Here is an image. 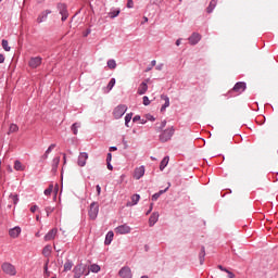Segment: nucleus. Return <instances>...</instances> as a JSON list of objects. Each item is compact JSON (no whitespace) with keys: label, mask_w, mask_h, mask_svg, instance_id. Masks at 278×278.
Masks as SVG:
<instances>
[{"label":"nucleus","mask_w":278,"mask_h":278,"mask_svg":"<svg viewBox=\"0 0 278 278\" xmlns=\"http://www.w3.org/2000/svg\"><path fill=\"white\" fill-rule=\"evenodd\" d=\"M106 163H112V152H109L106 155Z\"/></svg>","instance_id":"44"},{"label":"nucleus","mask_w":278,"mask_h":278,"mask_svg":"<svg viewBox=\"0 0 278 278\" xmlns=\"http://www.w3.org/2000/svg\"><path fill=\"white\" fill-rule=\"evenodd\" d=\"M9 236L14 239L18 238L21 236V227L15 226L14 228H11L9 230Z\"/></svg>","instance_id":"18"},{"label":"nucleus","mask_w":278,"mask_h":278,"mask_svg":"<svg viewBox=\"0 0 278 278\" xmlns=\"http://www.w3.org/2000/svg\"><path fill=\"white\" fill-rule=\"evenodd\" d=\"M86 162H88V153L87 152H80L79 155H78V160H77L78 166L84 168V166H86Z\"/></svg>","instance_id":"13"},{"label":"nucleus","mask_w":278,"mask_h":278,"mask_svg":"<svg viewBox=\"0 0 278 278\" xmlns=\"http://www.w3.org/2000/svg\"><path fill=\"white\" fill-rule=\"evenodd\" d=\"M108 14H109V18H116V16L121 14V9L112 8Z\"/></svg>","instance_id":"23"},{"label":"nucleus","mask_w":278,"mask_h":278,"mask_svg":"<svg viewBox=\"0 0 278 278\" xmlns=\"http://www.w3.org/2000/svg\"><path fill=\"white\" fill-rule=\"evenodd\" d=\"M227 275H228V278H236V274L230 270L227 271Z\"/></svg>","instance_id":"46"},{"label":"nucleus","mask_w":278,"mask_h":278,"mask_svg":"<svg viewBox=\"0 0 278 278\" xmlns=\"http://www.w3.org/2000/svg\"><path fill=\"white\" fill-rule=\"evenodd\" d=\"M53 207H51V206H48V207H46V213H47V216H49L51 213H53Z\"/></svg>","instance_id":"43"},{"label":"nucleus","mask_w":278,"mask_h":278,"mask_svg":"<svg viewBox=\"0 0 278 278\" xmlns=\"http://www.w3.org/2000/svg\"><path fill=\"white\" fill-rule=\"evenodd\" d=\"M43 270H45V273H49V261L46 262V264L43 266Z\"/></svg>","instance_id":"45"},{"label":"nucleus","mask_w":278,"mask_h":278,"mask_svg":"<svg viewBox=\"0 0 278 278\" xmlns=\"http://www.w3.org/2000/svg\"><path fill=\"white\" fill-rule=\"evenodd\" d=\"M96 190H97V192H98V195L101 194V186L97 185V186H96Z\"/></svg>","instance_id":"54"},{"label":"nucleus","mask_w":278,"mask_h":278,"mask_svg":"<svg viewBox=\"0 0 278 278\" xmlns=\"http://www.w3.org/2000/svg\"><path fill=\"white\" fill-rule=\"evenodd\" d=\"M106 168L109 170H114V166H112V163H106Z\"/></svg>","instance_id":"51"},{"label":"nucleus","mask_w":278,"mask_h":278,"mask_svg":"<svg viewBox=\"0 0 278 278\" xmlns=\"http://www.w3.org/2000/svg\"><path fill=\"white\" fill-rule=\"evenodd\" d=\"M53 149H55V143L50 144L49 148L46 150V152L51 153V151H53Z\"/></svg>","instance_id":"42"},{"label":"nucleus","mask_w":278,"mask_h":278,"mask_svg":"<svg viewBox=\"0 0 278 278\" xmlns=\"http://www.w3.org/2000/svg\"><path fill=\"white\" fill-rule=\"evenodd\" d=\"M164 127H166V119L161 122L160 126L156 127V131H163Z\"/></svg>","instance_id":"39"},{"label":"nucleus","mask_w":278,"mask_h":278,"mask_svg":"<svg viewBox=\"0 0 278 278\" xmlns=\"http://www.w3.org/2000/svg\"><path fill=\"white\" fill-rule=\"evenodd\" d=\"M232 90H233L235 92H238L239 94H242V92H244V91L247 90V83H243V81L237 83V84L233 86Z\"/></svg>","instance_id":"14"},{"label":"nucleus","mask_w":278,"mask_h":278,"mask_svg":"<svg viewBox=\"0 0 278 278\" xmlns=\"http://www.w3.org/2000/svg\"><path fill=\"white\" fill-rule=\"evenodd\" d=\"M161 99L164 101V104L161 106V112H166V108L170 106V98L166 94H162Z\"/></svg>","instance_id":"16"},{"label":"nucleus","mask_w":278,"mask_h":278,"mask_svg":"<svg viewBox=\"0 0 278 278\" xmlns=\"http://www.w3.org/2000/svg\"><path fill=\"white\" fill-rule=\"evenodd\" d=\"M134 116V113H127L125 116V127H129V123H131V118Z\"/></svg>","instance_id":"32"},{"label":"nucleus","mask_w":278,"mask_h":278,"mask_svg":"<svg viewBox=\"0 0 278 278\" xmlns=\"http://www.w3.org/2000/svg\"><path fill=\"white\" fill-rule=\"evenodd\" d=\"M73 269V261L71 260H67L64 264V269L63 271L64 273H68V270H72Z\"/></svg>","instance_id":"26"},{"label":"nucleus","mask_w":278,"mask_h":278,"mask_svg":"<svg viewBox=\"0 0 278 278\" xmlns=\"http://www.w3.org/2000/svg\"><path fill=\"white\" fill-rule=\"evenodd\" d=\"M148 121H152L153 122V121H155V117L153 115H149L148 116Z\"/></svg>","instance_id":"58"},{"label":"nucleus","mask_w":278,"mask_h":278,"mask_svg":"<svg viewBox=\"0 0 278 278\" xmlns=\"http://www.w3.org/2000/svg\"><path fill=\"white\" fill-rule=\"evenodd\" d=\"M16 131H18V125L11 124L8 134H16Z\"/></svg>","instance_id":"34"},{"label":"nucleus","mask_w":278,"mask_h":278,"mask_svg":"<svg viewBox=\"0 0 278 278\" xmlns=\"http://www.w3.org/2000/svg\"><path fill=\"white\" fill-rule=\"evenodd\" d=\"M40 64H42V58H40V56H33V58H30V60L28 62V66L30 68H38V66H40Z\"/></svg>","instance_id":"10"},{"label":"nucleus","mask_w":278,"mask_h":278,"mask_svg":"<svg viewBox=\"0 0 278 278\" xmlns=\"http://www.w3.org/2000/svg\"><path fill=\"white\" fill-rule=\"evenodd\" d=\"M138 121H140V115L132 117V123H138Z\"/></svg>","instance_id":"50"},{"label":"nucleus","mask_w":278,"mask_h":278,"mask_svg":"<svg viewBox=\"0 0 278 278\" xmlns=\"http://www.w3.org/2000/svg\"><path fill=\"white\" fill-rule=\"evenodd\" d=\"M5 62V56L3 54H0V64H3Z\"/></svg>","instance_id":"53"},{"label":"nucleus","mask_w":278,"mask_h":278,"mask_svg":"<svg viewBox=\"0 0 278 278\" xmlns=\"http://www.w3.org/2000/svg\"><path fill=\"white\" fill-rule=\"evenodd\" d=\"M140 201V194L136 193L131 195V202H127V207H134V205H138Z\"/></svg>","instance_id":"19"},{"label":"nucleus","mask_w":278,"mask_h":278,"mask_svg":"<svg viewBox=\"0 0 278 278\" xmlns=\"http://www.w3.org/2000/svg\"><path fill=\"white\" fill-rule=\"evenodd\" d=\"M14 169L15 170H25V166H23V163H21V161L16 160L14 162Z\"/></svg>","instance_id":"29"},{"label":"nucleus","mask_w":278,"mask_h":278,"mask_svg":"<svg viewBox=\"0 0 278 278\" xmlns=\"http://www.w3.org/2000/svg\"><path fill=\"white\" fill-rule=\"evenodd\" d=\"M56 236H58V228H52L46 233V236L43 237V240L46 242H51V240H55Z\"/></svg>","instance_id":"11"},{"label":"nucleus","mask_w":278,"mask_h":278,"mask_svg":"<svg viewBox=\"0 0 278 278\" xmlns=\"http://www.w3.org/2000/svg\"><path fill=\"white\" fill-rule=\"evenodd\" d=\"M114 86H116V78H111V80L109 81L106 88L110 92V90H112V88H114Z\"/></svg>","instance_id":"35"},{"label":"nucleus","mask_w":278,"mask_h":278,"mask_svg":"<svg viewBox=\"0 0 278 278\" xmlns=\"http://www.w3.org/2000/svg\"><path fill=\"white\" fill-rule=\"evenodd\" d=\"M10 199L13 202V205H18V194H10Z\"/></svg>","instance_id":"36"},{"label":"nucleus","mask_w":278,"mask_h":278,"mask_svg":"<svg viewBox=\"0 0 278 278\" xmlns=\"http://www.w3.org/2000/svg\"><path fill=\"white\" fill-rule=\"evenodd\" d=\"M51 14V10H46L43 11L38 17H37V23H45L47 21V17Z\"/></svg>","instance_id":"20"},{"label":"nucleus","mask_w":278,"mask_h":278,"mask_svg":"<svg viewBox=\"0 0 278 278\" xmlns=\"http://www.w3.org/2000/svg\"><path fill=\"white\" fill-rule=\"evenodd\" d=\"M89 270L90 273H100L101 266H99L98 264H91Z\"/></svg>","instance_id":"31"},{"label":"nucleus","mask_w":278,"mask_h":278,"mask_svg":"<svg viewBox=\"0 0 278 278\" xmlns=\"http://www.w3.org/2000/svg\"><path fill=\"white\" fill-rule=\"evenodd\" d=\"M155 64H156V61H155V60H152V61H151V67L153 68V66H155Z\"/></svg>","instance_id":"60"},{"label":"nucleus","mask_w":278,"mask_h":278,"mask_svg":"<svg viewBox=\"0 0 278 278\" xmlns=\"http://www.w3.org/2000/svg\"><path fill=\"white\" fill-rule=\"evenodd\" d=\"M91 31H92V30H91L90 28H88V29L85 31L84 37H85V38H88V36H90Z\"/></svg>","instance_id":"48"},{"label":"nucleus","mask_w":278,"mask_h":278,"mask_svg":"<svg viewBox=\"0 0 278 278\" xmlns=\"http://www.w3.org/2000/svg\"><path fill=\"white\" fill-rule=\"evenodd\" d=\"M168 191V187L163 189V190H160L159 192L154 193L152 195V201H157V199H160L162 197V194L166 193Z\"/></svg>","instance_id":"24"},{"label":"nucleus","mask_w":278,"mask_h":278,"mask_svg":"<svg viewBox=\"0 0 278 278\" xmlns=\"http://www.w3.org/2000/svg\"><path fill=\"white\" fill-rule=\"evenodd\" d=\"M143 23H149V17L143 16Z\"/></svg>","instance_id":"61"},{"label":"nucleus","mask_w":278,"mask_h":278,"mask_svg":"<svg viewBox=\"0 0 278 278\" xmlns=\"http://www.w3.org/2000/svg\"><path fill=\"white\" fill-rule=\"evenodd\" d=\"M88 214L91 220H97V216H99V203L92 202L89 206Z\"/></svg>","instance_id":"5"},{"label":"nucleus","mask_w":278,"mask_h":278,"mask_svg":"<svg viewBox=\"0 0 278 278\" xmlns=\"http://www.w3.org/2000/svg\"><path fill=\"white\" fill-rule=\"evenodd\" d=\"M153 212V203L150 204V208L147 211L146 215L149 216Z\"/></svg>","instance_id":"47"},{"label":"nucleus","mask_w":278,"mask_h":278,"mask_svg":"<svg viewBox=\"0 0 278 278\" xmlns=\"http://www.w3.org/2000/svg\"><path fill=\"white\" fill-rule=\"evenodd\" d=\"M173 136H175V127H169L161 131L159 135V139L161 142H168L172 140Z\"/></svg>","instance_id":"1"},{"label":"nucleus","mask_w":278,"mask_h":278,"mask_svg":"<svg viewBox=\"0 0 278 278\" xmlns=\"http://www.w3.org/2000/svg\"><path fill=\"white\" fill-rule=\"evenodd\" d=\"M109 68H111V71H114V68H116V60L114 59H110L108 62H106Z\"/></svg>","instance_id":"33"},{"label":"nucleus","mask_w":278,"mask_h":278,"mask_svg":"<svg viewBox=\"0 0 278 278\" xmlns=\"http://www.w3.org/2000/svg\"><path fill=\"white\" fill-rule=\"evenodd\" d=\"M157 220H160V213H152V215L149 218V227L155 226V223H157Z\"/></svg>","instance_id":"17"},{"label":"nucleus","mask_w":278,"mask_h":278,"mask_svg":"<svg viewBox=\"0 0 278 278\" xmlns=\"http://www.w3.org/2000/svg\"><path fill=\"white\" fill-rule=\"evenodd\" d=\"M119 277L122 278H132L134 275L131 274V268L128 266H124L118 271Z\"/></svg>","instance_id":"9"},{"label":"nucleus","mask_w":278,"mask_h":278,"mask_svg":"<svg viewBox=\"0 0 278 278\" xmlns=\"http://www.w3.org/2000/svg\"><path fill=\"white\" fill-rule=\"evenodd\" d=\"M153 70V67H147V70H146V73H149V71H152Z\"/></svg>","instance_id":"62"},{"label":"nucleus","mask_w":278,"mask_h":278,"mask_svg":"<svg viewBox=\"0 0 278 278\" xmlns=\"http://www.w3.org/2000/svg\"><path fill=\"white\" fill-rule=\"evenodd\" d=\"M201 38H202L201 34L192 33V35L188 38L189 45H191V47L199 45V42H201Z\"/></svg>","instance_id":"8"},{"label":"nucleus","mask_w":278,"mask_h":278,"mask_svg":"<svg viewBox=\"0 0 278 278\" xmlns=\"http://www.w3.org/2000/svg\"><path fill=\"white\" fill-rule=\"evenodd\" d=\"M51 245H46L42 250V255H45V257H49V255H51Z\"/></svg>","instance_id":"30"},{"label":"nucleus","mask_w":278,"mask_h":278,"mask_svg":"<svg viewBox=\"0 0 278 278\" xmlns=\"http://www.w3.org/2000/svg\"><path fill=\"white\" fill-rule=\"evenodd\" d=\"M112 240H114V231L110 230V231L105 235L104 244H105L106 247H109V244H112Z\"/></svg>","instance_id":"21"},{"label":"nucleus","mask_w":278,"mask_h":278,"mask_svg":"<svg viewBox=\"0 0 278 278\" xmlns=\"http://www.w3.org/2000/svg\"><path fill=\"white\" fill-rule=\"evenodd\" d=\"M56 10L59 12V14H61V21L64 23V21H66V18H68V7L66 5V3H62L59 2L56 4Z\"/></svg>","instance_id":"3"},{"label":"nucleus","mask_w":278,"mask_h":278,"mask_svg":"<svg viewBox=\"0 0 278 278\" xmlns=\"http://www.w3.org/2000/svg\"><path fill=\"white\" fill-rule=\"evenodd\" d=\"M53 164H55V166H58V164H60V157L53 159Z\"/></svg>","instance_id":"52"},{"label":"nucleus","mask_w":278,"mask_h":278,"mask_svg":"<svg viewBox=\"0 0 278 278\" xmlns=\"http://www.w3.org/2000/svg\"><path fill=\"white\" fill-rule=\"evenodd\" d=\"M109 151H118V148L116 146L110 147Z\"/></svg>","instance_id":"55"},{"label":"nucleus","mask_w":278,"mask_h":278,"mask_svg":"<svg viewBox=\"0 0 278 278\" xmlns=\"http://www.w3.org/2000/svg\"><path fill=\"white\" fill-rule=\"evenodd\" d=\"M168 162H169L168 156L163 157V160L161 161V164H160V170H164V168H166V166H168Z\"/></svg>","instance_id":"27"},{"label":"nucleus","mask_w":278,"mask_h":278,"mask_svg":"<svg viewBox=\"0 0 278 278\" xmlns=\"http://www.w3.org/2000/svg\"><path fill=\"white\" fill-rule=\"evenodd\" d=\"M162 68H164V64H159V65L156 66V71H162Z\"/></svg>","instance_id":"57"},{"label":"nucleus","mask_w":278,"mask_h":278,"mask_svg":"<svg viewBox=\"0 0 278 278\" xmlns=\"http://www.w3.org/2000/svg\"><path fill=\"white\" fill-rule=\"evenodd\" d=\"M51 192H53V185H49V188H47L45 191H43V194L46 197H50Z\"/></svg>","instance_id":"38"},{"label":"nucleus","mask_w":278,"mask_h":278,"mask_svg":"<svg viewBox=\"0 0 278 278\" xmlns=\"http://www.w3.org/2000/svg\"><path fill=\"white\" fill-rule=\"evenodd\" d=\"M148 84H149V79L142 81L137 89V94H139L140 97H142V94H147V90H149Z\"/></svg>","instance_id":"12"},{"label":"nucleus","mask_w":278,"mask_h":278,"mask_svg":"<svg viewBox=\"0 0 278 278\" xmlns=\"http://www.w3.org/2000/svg\"><path fill=\"white\" fill-rule=\"evenodd\" d=\"M218 3V0H211L208 7L206 8L207 14H212L214 10L216 9V5Z\"/></svg>","instance_id":"22"},{"label":"nucleus","mask_w":278,"mask_h":278,"mask_svg":"<svg viewBox=\"0 0 278 278\" xmlns=\"http://www.w3.org/2000/svg\"><path fill=\"white\" fill-rule=\"evenodd\" d=\"M126 8H128L129 10H131V8H134V0H127Z\"/></svg>","instance_id":"41"},{"label":"nucleus","mask_w":278,"mask_h":278,"mask_svg":"<svg viewBox=\"0 0 278 278\" xmlns=\"http://www.w3.org/2000/svg\"><path fill=\"white\" fill-rule=\"evenodd\" d=\"M199 260H200V264L201 266H203L204 262H205V247H201V251L199 254Z\"/></svg>","instance_id":"25"},{"label":"nucleus","mask_w":278,"mask_h":278,"mask_svg":"<svg viewBox=\"0 0 278 278\" xmlns=\"http://www.w3.org/2000/svg\"><path fill=\"white\" fill-rule=\"evenodd\" d=\"M142 177H144V165L137 167L134 173L135 179H142Z\"/></svg>","instance_id":"15"},{"label":"nucleus","mask_w":278,"mask_h":278,"mask_svg":"<svg viewBox=\"0 0 278 278\" xmlns=\"http://www.w3.org/2000/svg\"><path fill=\"white\" fill-rule=\"evenodd\" d=\"M127 105L126 104H119L117 105L113 111V116L118 121V118H123L127 112Z\"/></svg>","instance_id":"4"},{"label":"nucleus","mask_w":278,"mask_h":278,"mask_svg":"<svg viewBox=\"0 0 278 278\" xmlns=\"http://www.w3.org/2000/svg\"><path fill=\"white\" fill-rule=\"evenodd\" d=\"M222 271H223V273H228L229 269H227L226 267H224V268L222 269Z\"/></svg>","instance_id":"63"},{"label":"nucleus","mask_w":278,"mask_h":278,"mask_svg":"<svg viewBox=\"0 0 278 278\" xmlns=\"http://www.w3.org/2000/svg\"><path fill=\"white\" fill-rule=\"evenodd\" d=\"M73 273H74V278H81L84 273H86V266L79 263L73 268Z\"/></svg>","instance_id":"7"},{"label":"nucleus","mask_w":278,"mask_h":278,"mask_svg":"<svg viewBox=\"0 0 278 278\" xmlns=\"http://www.w3.org/2000/svg\"><path fill=\"white\" fill-rule=\"evenodd\" d=\"M41 157H42V160H48L49 159V153L45 152V154Z\"/></svg>","instance_id":"56"},{"label":"nucleus","mask_w":278,"mask_h":278,"mask_svg":"<svg viewBox=\"0 0 278 278\" xmlns=\"http://www.w3.org/2000/svg\"><path fill=\"white\" fill-rule=\"evenodd\" d=\"M179 45H181V38L176 40V47H179Z\"/></svg>","instance_id":"59"},{"label":"nucleus","mask_w":278,"mask_h":278,"mask_svg":"<svg viewBox=\"0 0 278 278\" xmlns=\"http://www.w3.org/2000/svg\"><path fill=\"white\" fill-rule=\"evenodd\" d=\"M79 127H81L80 123H74L71 126V130L73 131L74 136H77Z\"/></svg>","instance_id":"28"},{"label":"nucleus","mask_w":278,"mask_h":278,"mask_svg":"<svg viewBox=\"0 0 278 278\" xmlns=\"http://www.w3.org/2000/svg\"><path fill=\"white\" fill-rule=\"evenodd\" d=\"M142 99H143V105H151V100H149V97L144 96Z\"/></svg>","instance_id":"40"},{"label":"nucleus","mask_w":278,"mask_h":278,"mask_svg":"<svg viewBox=\"0 0 278 278\" xmlns=\"http://www.w3.org/2000/svg\"><path fill=\"white\" fill-rule=\"evenodd\" d=\"M217 268H218L219 270H223L224 267H223V265H218Z\"/></svg>","instance_id":"64"},{"label":"nucleus","mask_w":278,"mask_h":278,"mask_svg":"<svg viewBox=\"0 0 278 278\" xmlns=\"http://www.w3.org/2000/svg\"><path fill=\"white\" fill-rule=\"evenodd\" d=\"M36 210H38V205H33L31 207H30V212L34 214V213H36Z\"/></svg>","instance_id":"49"},{"label":"nucleus","mask_w":278,"mask_h":278,"mask_svg":"<svg viewBox=\"0 0 278 278\" xmlns=\"http://www.w3.org/2000/svg\"><path fill=\"white\" fill-rule=\"evenodd\" d=\"M115 233H119V236L131 233V227L127 224L119 225L115 228Z\"/></svg>","instance_id":"6"},{"label":"nucleus","mask_w":278,"mask_h":278,"mask_svg":"<svg viewBox=\"0 0 278 278\" xmlns=\"http://www.w3.org/2000/svg\"><path fill=\"white\" fill-rule=\"evenodd\" d=\"M1 269L4 275H9L10 277L16 276V267L12 263L4 262L1 265Z\"/></svg>","instance_id":"2"},{"label":"nucleus","mask_w":278,"mask_h":278,"mask_svg":"<svg viewBox=\"0 0 278 278\" xmlns=\"http://www.w3.org/2000/svg\"><path fill=\"white\" fill-rule=\"evenodd\" d=\"M2 49H4V51H10L12 48L8 45V40L7 39H2Z\"/></svg>","instance_id":"37"}]
</instances>
